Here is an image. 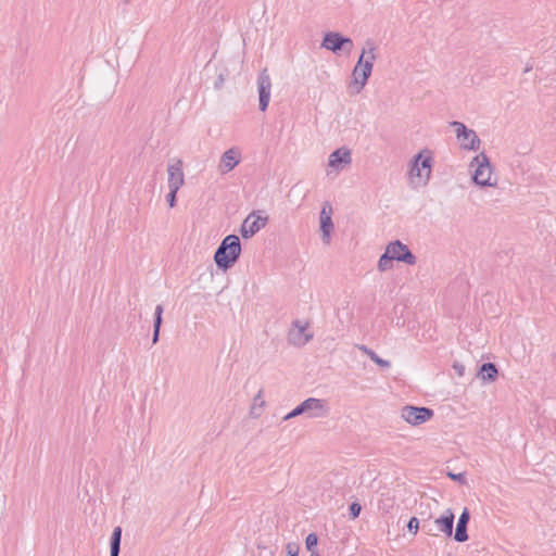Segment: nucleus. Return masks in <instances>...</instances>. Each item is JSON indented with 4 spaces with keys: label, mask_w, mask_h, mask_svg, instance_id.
Returning <instances> with one entry per match:
<instances>
[{
    "label": "nucleus",
    "mask_w": 556,
    "mask_h": 556,
    "mask_svg": "<svg viewBox=\"0 0 556 556\" xmlns=\"http://www.w3.org/2000/svg\"><path fill=\"white\" fill-rule=\"evenodd\" d=\"M376 43L372 39L368 38L363 47L361 55L352 71V81L349 85L351 94H357L367 84L371 75L374 62L376 60Z\"/></svg>",
    "instance_id": "1"
},
{
    "label": "nucleus",
    "mask_w": 556,
    "mask_h": 556,
    "mask_svg": "<svg viewBox=\"0 0 556 556\" xmlns=\"http://www.w3.org/2000/svg\"><path fill=\"white\" fill-rule=\"evenodd\" d=\"M241 254V242L238 236H226L214 253V262L218 269L227 271L239 260Z\"/></svg>",
    "instance_id": "2"
},
{
    "label": "nucleus",
    "mask_w": 556,
    "mask_h": 556,
    "mask_svg": "<svg viewBox=\"0 0 556 556\" xmlns=\"http://www.w3.org/2000/svg\"><path fill=\"white\" fill-rule=\"evenodd\" d=\"M329 414V407L326 400L308 397L288 413L283 420L295 418L300 415H306L307 418H324Z\"/></svg>",
    "instance_id": "3"
},
{
    "label": "nucleus",
    "mask_w": 556,
    "mask_h": 556,
    "mask_svg": "<svg viewBox=\"0 0 556 556\" xmlns=\"http://www.w3.org/2000/svg\"><path fill=\"white\" fill-rule=\"evenodd\" d=\"M432 515L429 514L427 518H421V530L427 535H438L439 532L444 533L446 536L453 535L454 513L447 508L443 515L431 521Z\"/></svg>",
    "instance_id": "4"
},
{
    "label": "nucleus",
    "mask_w": 556,
    "mask_h": 556,
    "mask_svg": "<svg viewBox=\"0 0 556 556\" xmlns=\"http://www.w3.org/2000/svg\"><path fill=\"white\" fill-rule=\"evenodd\" d=\"M470 166H476L472 174V180L476 185L480 187H493L496 185V181H491L492 165L489 156L484 152L476 155L472 159Z\"/></svg>",
    "instance_id": "5"
},
{
    "label": "nucleus",
    "mask_w": 556,
    "mask_h": 556,
    "mask_svg": "<svg viewBox=\"0 0 556 556\" xmlns=\"http://www.w3.org/2000/svg\"><path fill=\"white\" fill-rule=\"evenodd\" d=\"M320 47L336 54H339L342 51L350 54L353 50L354 43L350 37H345L341 33L328 31L324 35Z\"/></svg>",
    "instance_id": "6"
},
{
    "label": "nucleus",
    "mask_w": 556,
    "mask_h": 556,
    "mask_svg": "<svg viewBox=\"0 0 556 556\" xmlns=\"http://www.w3.org/2000/svg\"><path fill=\"white\" fill-rule=\"evenodd\" d=\"M450 125L454 128L463 149L471 151L479 150L481 140L475 130L467 128L464 123L457 121L451 122Z\"/></svg>",
    "instance_id": "7"
},
{
    "label": "nucleus",
    "mask_w": 556,
    "mask_h": 556,
    "mask_svg": "<svg viewBox=\"0 0 556 556\" xmlns=\"http://www.w3.org/2000/svg\"><path fill=\"white\" fill-rule=\"evenodd\" d=\"M402 418L413 426L421 425L433 416V410L428 407L406 405L401 412Z\"/></svg>",
    "instance_id": "8"
},
{
    "label": "nucleus",
    "mask_w": 556,
    "mask_h": 556,
    "mask_svg": "<svg viewBox=\"0 0 556 556\" xmlns=\"http://www.w3.org/2000/svg\"><path fill=\"white\" fill-rule=\"evenodd\" d=\"M387 250L393 261L405 263L407 265H415L417 262L416 255L400 240L391 241L387 245Z\"/></svg>",
    "instance_id": "9"
},
{
    "label": "nucleus",
    "mask_w": 556,
    "mask_h": 556,
    "mask_svg": "<svg viewBox=\"0 0 556 556\" xmlns=\"http://www.w3.org/2000/svg\"><path fill=\"white\" fill-rule=\"evenodd\" d=\"M267 220V216H255V212H252L250 215H248L241 225V236L244 239L253 237L256 232L266 226Z\"/></svg>",
    "instance_id": "10"
},
{
    "label": "nucleus",
    "mask_w": 556,
    "mask_h": 556,
    "mask_svg": "<svg viewBox=\"0 0 556 556\" xmlns=\"http://www.w3.org/2000/svg\"><path fill=\"white\" fill-rule=\"evenodd\" d=\"M257 87H258V108L262 112H264L268 108V103L270 100V89H271V80H270V77H269L266 68H264L258 74Z\"/></svg>",
    "instance_id": "11"
},
{
    "label": "nucleus",
    "mask_w": 556,
    "mask_h": 556,
    "mask_svg": "<svg viewBox=\"0 0 556 556\" xmlns=\"http://www.w3.org/2000/svg\"><path fill=\"white\" fill-rule=\"evenodd\" d=\"M431 156H424L422 153H418L414 157V164L410 168V175L419 178L425 177L426 181L429 180L431 174Z\"/></svg>",
    "instance_id": "12"
},
{
    "label": "nucleus",
    "mask_w": 556,
    "mask_h": 556,
    "mask_svg": "<svg viewBox=\"0 0 556 556\" xmlns=\"http://www.w3.org/2000/svg\"><path fill=\"white\" fill-rule=\"evenodd\" d=\"M332 207L330 203L326 202L320 211L319 223H320V231L323 235V241L329 243L330 233L333 229V223L331 219Z\"/></svg>",
    "instance_id": "13"
},
{
    "label": "nucleus",
    "mask_w": 556,
    "mask_h": 556,
    "mask_svg": "<svg viewBox=\"0 0 556 556\" xmlns=\"http://www.w3.org/2000/svg\"><path fill=\"white\" fill-rule=\"evenodd\" d=\"M167 174L168 188L180 189L185 182L181 160H177L174 164H169L167 167Z\"/></svg>",
    "instance_id": "14"
},
{
    "label": "nucleus",
    "mask_w": 556,
    "mask_h": 556,
    "mask_svg": "<svg viewBox=\"0 0 556 556\" xmlns=\"http://www.w3.org/2000/svg\"><path fill=\"white\" fill-rule=\"evenodd\" d=\"M240 163V152L231 148L225 151L220 157L219 172L227 174Z\"/></svg>",
    "instance_id": "15"
},
{
    "label": "nucleus",
    "mask_w": 556,
    "mask_h": 556,
    "mask_svg": "<svg viewBox=\"0 0 556 556\" xmlns=\"http://www.w3.org/2000/svg\"><path fill=\"white\" fill-rule=\"evenodd\" d=\"M470 520V513L468 508H464L456 523V529L454 533V540L456 542L463 543L468 540L467 527Z\"/></svg>",
    "instance_id": "16"
},
{
    "label": "nucleus",
    "mask_w": 556,
    "mask_h": 556,
    "mask_svg": "<svg viewBox=\"0 0 556 556\" xmlns=\"http://www.w3.org/2000/svg\"><path fill=\"white\" fill-rule=\"evenodd\" d=\"M351 162V151L346 148H340L329 155L328 165L338 168L341 164H350Z\"/></svg>",
    "instance_id": "17"
},
{
    "label": "nucleus",
    "mask_w": 556,
    "mask_h": 556,
    "mask_svg": "<svg viewBox=\"0 0 556 556\" xmlns=\"http://www.w3.org/2000/svg\"><path fill=\"white\" fill-rule=\"evenodd\" d=\"M498 376V369L494 363H483L477 374L483 382H493Z\"/></svg>",
    "instance_id": "18"
},
{
    "label": "nucleus",
    "mask_w": 556,
    "mask_h": 556,
    "mask_svg": "<svg viewBox=\"0 0 556 556\" xmlns=\"http://www.w3.org/2000/svg\"><path fill=\"white\" fill-rule=\"evenodd\" d=\"M164 308L162 304L156 305L155 312H154V320H153V336H152V343L156 344L160 340V330L163 323V315Z\"/></svg>",
    "instance_id": "19"
},
{
    "label": "nucleus",
    "mask_w": 556,
    "mask_h": 556,
    "mask_svg": "<svg viewBox=\"0 0 556 556\" xmlns=\"http://www.w3.org/2000/svg\"><path fill=\"white\" fill-rule=\"evenodd\" d=\"M122 528L115 527L110 539V556H118L121 551Z\"/></svg>",
    "instance_id": "20"
},
{
    "label": "nucleus",
    "mask_w": 556,
    "mask_h": 556,
    "mask_svg": "<svg viewBox=\"0 0 556 556\" xmlns=\"http://www.w3.org/2000/svg\"><path fill=\"white\" fill-rule=\"evenodd\" d=\"M293 326H294L295 328H298V333H296V336H300V334L304 333V331L306 330V328H307L308 324H304V325H303L300 320H294V321H293ZM304 336H305V337H304V340H303V341H301V342H298V341H296V339H295V333H290V334H289V341H290V342H292V343H294V344L304 345V344H306L308 341H311V340L313 339V334H312V333H309V334H304Z\"/></svg>",
    "instance_id": "21"
},
{
    "label": "nucleus",
    "mask_w": 556,
    "mask_h": 556,
    "mask_svg": "<svg viewBox=\"0 0 556 556\" xmlns=\"http://www.w3.org/2000/svg\"><path fill=\"white\" fill-rule=\"evenodd\" d=\"M358 350L366 354L375 364L382 368H389L391 363L387 359L381 358L375 351L366 345H357Z\"/></svg>",
    "instance_id": "22"
},
{
    "label": "nucleus",
    "mask_w": 556,
    "mask_h": 556,
    "mask_svg": "<svg viewBox=\"0 0 556 556\" xmlns=\"http://www.w3.org/2000/svg\"><path fill=\"white\" fill-rule=\"evenodd\" d=\"M393 260L391 255L388 253V250L386 249L384 253L380 256L378 261V269L379 271H386L392 268Z\"/></svg>",
    "instance_id": "23"
},
{
    "label": "nucleus",
    "mask_w": 556,
    "mask_h": 556,
    "mask_svg": "<svg viewBox=\"0 0 556 556\" xmlns=\"http://www.w3.org/2000/svg\"><path fill=\"white\" fill-rule=\"evenodd\" d=\"M318 544V536L316 533H309L305 539L306 549L311 553L315 552V547Z\"/></svg>",
    "instance_id": "24"
},
{
    "label": "nucleus",
    "mask_w": 556,
    "mask_h": 556,
    "mask_svg": "<svg viewBox=\"0 0 556 556\" xmlns=\"http://www.w3.org/2000/svg\"><path fill=\"white\" fill-rule=\"evenodd\" d=\"M421 518L412 517L407 522V530L413 534H417L419 528L421 527Z\"/></svg>",
    "instance_id": "25"
},
{
    "label": "nucleus",
    "mask_w": 556,
    "mask_h": 556,
    "mask_svg": "<svg viewBox=\"0 0 556 556\" xmlns=\"http://www.w3.org/2000/svg\"><path fill=\"white\" fill-rule=\"evenodd\" d=\"M362 510V506L357 502H353L349 507V515L352 519H355L359 516Z\"/></svg>",
    "instance_id": "26"
},
{
    "label": "nucleus",
    "mask_w": 556,
    "mask_h": 556,
    "mask_svg": "<svg viewBox=\"0 0 556 556\" xmlns=\"http://www.w3.org/2000/svg\"><path fill=\"white\" fill-rule=\"evenodd\" d=\"M169 189V192L167 193L166 195V201L169 205V207H174L176 205V201H177V192L179 189H174V188H168Z\"/></svg>",
    "instance_id": "27"
},
{
    "label": "nucleus",
    "mask_w": 556,
    "mask_h": 556,
    "mask_svg": "<svg viewBox=\"0 0 556 556\" xmlns=\"http://www.w3.org/2000/svg\"><path fill=\"white\" fill-rule=\"evenodd\" d=\"M447 477L451 478L452 480L458 482L459 484H466L467 483V479H466V473L465 472H458V473L447 472Z\"/></svg>",
    "instance_id": "28"
},
{
    "label": "nucleus",
    "mask_w": 556,
    "mask_h": 556,
    "mask_svg": "<svg viewBox=\"0 0 556 556\" xmlns=\"http://www.w3.org/2000/svg\"><path fill=\"white\" fill-rule=\"evenodd\" d=\"M287 556H299L300 546L298 543L290 542L286 546Z\"/></svg>",
    "instance_id": "29"
},
{
    "label": "nucleus",
    "mask_w": 556,
    "mask_h": 556,
    "mask_svg": "<svg viewBox=\"0 0 556 556\" xmlns=\"http://www.w3.org/2000/svg\"><path fill=\"white\" fill-rule=\"evenodd\" d=\"M453 369L457 374L458 377H463L465 375V366L458 362L453 364Z\"/></svg>",
    "instance_id": "30"
},
{
    "label": "nucleus",
    "mask_w": 556,
    "mask_h": 556,
    "mask_svg": "<svg viewBox=\"0 0 556 556\" xmlns=\"http://www.w3.org/2000/svg\"><path fill=\"white\" fill-rule=\"evenodd\" d=\"M224 79H225L224 75L219 74L218 78H217V80L215 83V88H217V89L220 88L223 86V84H224Z\"/></svg>",
    "instance_id": "31"
},
{
    "label": "nucleus",
    "mask_w": 556,
    "mask_h": 556,
    "mask_svg": "<svg viewBox=\"0 0 556 556\" xmlns=\"http://www.w3.org/2000/svg\"><path fill=\"white\" fill-rule=\"evenodd\" d=\"M532 70V64H527L525 70H523V73H528Z\"/></svg>",
    "instance_id": "32"
},
{
    "label": "nucleus",
    "mask_w": 556,
    "mask_h": 556,
    "mask_svg": "<svg viewBox=\"0 0 556 556\" xmlns=\"http://www.w3.org/2000/svg\"><path fill=\"white\" fill-rule=\"evenodd\" d=\"M419 515H420V518H427L428 517V515L426 513H419Z\"/></svg>",
    "instance_id": "33"
},
{
    "label": "nucleus",
    "mask_w": 556,
    "mask_h": 556,
    "mask_svg": "<svg viewBox=\"0 0 556 556\" xmlns=\"http://www.w3.org/2000/svg\"><path fill=\"white\" fill-rule=\"evenodd\" d=\"M311 556H319V554L313 552V553H311Z\"/></svg>",
    "instance_id": "34"
},
{
    "label": "nucleus",
    "mask_w": 556,
    "mask_h": 556,
    "mask_svg": "<svg viewBox=\"0 0 556 556\" xmlns=\"http://www.w3.org/2000/svg\"><path fill=\"white\" fill-rule=\"evenodd\" d=\"M129 0H124L125 3H127Z\"/></svg>",
    "instance_id": "35"
},
{
    "label": "nucleus",
    "mask_w": 556,
    "mask_h": 556,
    "mask_svg": "<svg viewBox=\"0 0 556 556\" xmlns=\"http://www.w3.org/2000/svg\"><path fill=\"white\" fill-rule=\"evenodd\" d=\"M554 357H556V353L554 354Z\"/></svg>",
    "instance_id": "36"
}]
</instances>
